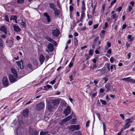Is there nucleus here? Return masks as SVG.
I'll list each match as a JSON object with an SVG mask.
<instances>
[{"instance_id": "nucleus-1", "label": "nucleus", "mask_w": 135, "mask_h": 135, "mask_svg": "<svg viewBox=\"0 0 135 135\" xmlns=\"http://www.w3.org/2000/svg\"><path fill=\"white\" fill-rule=\"evenodd\" d=\"M44 106L45 104L44 103L41 102L36 105L35 109L37 110H41L44 108Z\"/></svg>"}, {"instance_id": "nucleus-2", "label": "nucleus", "mask_w": 135, "mask_h": 135, "mask_svg": "<svg viewBox=\"0 0 135 135\" xmlns=\"http://www.w3.org/2000/svg\"><path fill=\"white\" fill-rule=\"evenodd\" d=\"M56 108V107H54L52 104H50L48 106L47 110L50 112L49 113H51L52 114L55 111L54 109Z\"/></svg>"}, {"instance_id": "nucleus-3", "label": "nucleus", "mask_w": 135, "mask_h": 135, "mask_svg": "<svg viewBox=\"0 0 135 135\" xmlns=\"http://www.w3.org/2000/svg\"><path fill=\"white\" fill-rule=\"evenodd\" d=\"M69 128L71 131H73L76 130H79V125H72L69 127Z\"/></svg>"}, {"instance_id": "nucleus-4", "label": "nucleus", "mask_w": 135, "mask_h": 135, "mask_svg": "<svg viewBox=\"0 0 135 135\" xmlns=\"http://www.w3.org/2000/svg\"><path fill=\"white\" fill-rule=\"evenodd\" d=\"M71 109L69 106L66 107V108L64 110L63 114H65V116H67L70 114L71 113Z\"/></svg>"}, {"instance_id": "nucleus-5", "label": "nucleus", "mask_w": 135, "mask_h": 135, "mask_svg": "<svg viewBox=\"0 0 135 135\" xmlns=\"http://www.w3.org/2000/svg\"><path fill=\"white\" fill-rule=\"evenodd\" d=\"M60 102V101L58 99L53 100L51 103L53 104V106H54V107L57 108V105L59 104Z\"/></svg>"}, {"instance_id": "nucleus-6", "label": "nucleus", "mask_w": 135, "mask_h": 135, "mask_svg": "<svg viewBox=\"0 0 135 135\" xmlns=\"http://www.w3.org/2000/svg\"><path fill=\"white\" fill-rule=\"evenodd\" d=\"M2 83L4 86H7L8 85V81L6 77H4L2 80Z\"/></svg>"}, {"instance_id": "nucleus-7", "label": "nucleus", "mask_w": 135, "mask_h": 135, "mask_svg": "<svg viewBox=\"0 0 135 135\" xmlns=\"http://www.w3.org/2000/svg\"><path fill=\"white\" fill-rule=\"evenodd\" d=\"M29 109L28 108H26L23 110L22 114L25 117H27L28 115Z\"/></svg>"}, {"instance_id": "nucleus-8", "label": "nucleus", "mask_w": 135, "mask_h": 135, "mask_svg": "<svg viewBox=\"0 0 135 135\" xmlns=\"http://www.w3.org/2000/svg\"><path fill=\"white\" fill-rule=\"evenodd\" d=\"M9 78V81L11 82L14 83L17 81L16 79L14 78L12 75H10Z\"/></svg>"}, {"instance_id": "nucleus-9", "label": "nucleus", "mask_w": 135, "mask_h": 135, "mask_svg": "<svg viewBox=\"0 0 135 135\" xmlns=\"http://www.w3.org/2000/svg\"><path fill=\"white\" fill-rule=\"evenodd\" d=\"M59 30L56 29L55 30H54L52 32V34L55 37H57L59 35Z\"/></svg>"}, {"instance_id": "nucleus-10", "label": "nucleus", "mask_w": 135, "mask_h": 135, "mask_svg": "<svg viewBox=\"0 0 135 135\" xmlns=\"http://www.w3.org/2000/svg\"><path fill=\"white\" fill-rule=\"evenodd\" d=\"M13 27L15 31V32H18L21 31V28L18 26L14 25H13Z\"/></svg>"}, {"instance_id": "nucleus-11", "label": "nucleus", "mask_w": 135, "mask_h": 135, "mask_svg": "<svg viewBox=\"0 0 135 135\" xmlns=\"http://www.w3.org/2000/svg\"><path fill=\"white\" fill-rule=\"evenodd\" d=\"M16 63L18 67L21 69L23 68V61L21 60L20 61H17Z\"/></svg>"}, {"instance_id": "nucleus-12", "label": "nucleus", "mask_w": 135, "mask_h": 135, "mask_svg": "<svg viewBox=\"0 0 135 135\" xmlns=\"http://www.w3.org/2000/svg\"><path fill=\"white\" fill-rule=\"evenodd\" d=\"M111 84L109 83H107L105 85V87L106 89V91L108 92L110 90Z\"/></svg>"}, {"instance_id": "nucleus-13", "label": "nucleus", "mask_w": 135, "mask_h": 135, "mask_svg": "<svg viewBox=\"0 0 135 135\" xmlns=\"http://www.w3.org/2000/svg\"><path fill=\"white\" fill-rule=\"evenodd\" d=\"M48 48L50 52H51L53 50V45L51 43L49 44L48 46Z\"/></svg>"}, {"instance_id": "nucleus-14", "label": "nucleus", "mask_w": 135, "mask_h": 135, "mask_svg": "<svg viewBox=\"0 0 135 135\" xmlns=\"http://www.w3.org/2000/svg\"><path fill=\"white\" fill-rule=\"evenodd\" d=\"M0 31L3 32L5 34L7 33L6 28L4 26H2L0 28Z\"/></svg>"}, {"instance_id": "nucleus-15", "label": "nucleus", "mask_w": 135, "mask_h": 135, "mask_svg": "<svg viewBox=\"0 0 135 135\" xmlns=\"http://www.w3.org/2000/svg\"><path fill=\"white\" fill-rule=\"evenodd\" d=\"M39 59L40 63L41 64H42L45 60V57L42 55H40Z\"/></svg>"}, {"instance_id": "nucleus-16", "label": "nucleus", "mask_w": 135, "mask_h": 135, "mask_svg": "<svg viewBox=\"0 0 135 135\" xmlns=\"http://www.w3.org/2000/svg\"><path fill=\"white\" fill-rule=\"evenodd\" d=\"M133 120V119L132 118L127 119L125 121V123L128 124H130V123L132 122Z\"/></svg>"}, {"instance_id": "nucleus-17", "label": "nucleus", "mask_w": 135, "mask_h": 135, "mask_svg": "<svg viewBox=\"0 0 135 135\" xmlns=\"http://www.w3.org/2000/svg\"><path fill=\"white\" fill-rule=\"evenodd\" d=\"M11 71L15 77H17V72L16 70L13 68H12L11 69Z\"/></svg>"}, {"instance_id": "nucleus-18", "label": "nucleus", "mask_w": 135, "mask_h": 135, "mask_svg": "<svg viewBox=\"0 0 135 135\" xmlns=\"http://www.w3.org/2000/svg\"><path fill=\"white\" fill-rule=\"evenodd\" d=\"M76 73L75 71H74L73 73H72L71 75L69 77V78L70 79V81H72L73 80V78L74 77L75 75V73Z\"/></svg>"}, {"instance_id": "nucleus-19", "label": "nucleus", "mask_w": 135, "mask_h": 135, "mask_svg": "<svg viewBox=\"0 0 135 135\" xmlns=\"http://www.w3.org/2000/svg\"><path fill=\"white\" fill-rule=\"evenodd\" d=\"M132 79L131 78V77H128L125 78H122L121 80L123 81L125 80L127 81L131 82V80Z\"/></svg>"}, {"instance_id": "nucleus-20", "label": "nucleus", "mask_w": 135, "mask_h": 135, "mask_svg": "<svg viewBox=\"0 0 135 135\" xmlns=\"http://www.w3.org/2000/svg\"><path fill=\"white\" fill-rule=\"evenodd\" d=\"M44 15L46 17L48 22H50V17L48 15L47 13H44Z\"/></svg>"}, {"instance_id": "nucleus-21", "label": "nucleus", "mask_w": 135, "mask_h": 135, "mask_svg": "<svg viewBox=\"0 0 135 135\" xmlns=\"http://www.w3.org/2000/svg\"><path fill=\"white\" fill-rule=\"evenodd\" d=\"M72 118V116L71 115H70L67 117L64 118L62 120L64 122H67L71 119Z\"/></svg>"}, {"instance_id": "nucleus-22", "label": "nucleus", "mask_w": 135, "mask_h": 135, "mask_svg": "<svg viewBox=\"0 0 135 135\" xmlns=\"http://www.w3.org/2000/svg\"><path fill=\"white\" fill-rule=\"evenodd\" d=\"M20 25L22 26V27H26V22L25 21L21 20V22L20 23Z\"/></svg>"}, {"instance_id": "nucleus-23", "label": "nucleus", "mask_w": 135, "mask_h": 135, "mask_svg": "<svg viewBox=\"0 0 135 135\" xmlns=\"http://www.w3.org/2000/svg\"><path fill=\"white\" fill-rule=\"evenodd\" d=\"M81 11H85V2L84 1H83L82 4L81 5Z\"/></svg>"}, {"instance_id": "nucleus-24", "label": "nucleus", "mask_w": 135, "mask_h": 135, "mask_svg": "<svg viewBox=\"0 0 135 135\" xmlns=\"http://www.w3.org/2000/svg\"><path fill=\"white\" fill-rule=\"evenodd\" d=\"M118 15H117L116 13H115L111 16V18L112 19H115V21H117V18L118 17Z\"/></svg>"}, {"instance_id": "nucleus-25", "label": "nucleus", "mask_w": 135, "mask_h": 135, "mask_svg": "<svg viewBox=\"0 0 135 135\" xmlns=\"http://www.w3.org/2000/svg\"><path fill=\"white\" fill-rule=\"evenodd\" d=\"M55 12V14L57 16L59 14L60 10L59 9H57L56 8L55 9H54Z\"/></svg>"}, {"instance_id": "nucleus-26", "label": "nucleus", "mask_w": 135, "mask_h": 135, "mask_svg": "<svg viewBox=\"0 0 135 135\" xmlns=\"http://www.w3.org/2000/svg\"><path fill=\"white\" fill-rule=\"evenodd\" d=\"M27 68H29L30 70V72H31L33 70V69L32 65L30 64L29 63L27 64Z\"/></svg>"}, {"instance_id": "nucleus-27", "label": "nucleus", "mask_w": 135, "mask_h": 135, "mask_svg": "<svg viewBox=\"0 0 135 135\" xmlns=\"http://www.w3.org/2000/svg\"><path fill=\"white\" fill-rule=\"evenodd\" d=\"M46 39L48 41L52 43H56V42L51 38L48 37L46 38Z\"/></svg>"}, {"instance_id": "nucleus-28", "label": "nucleus", "mask_w": 135, "mask_h": 135, "mask_svg": "<svg viewBox=\"0 0 135 135\" xmlns=\"http://www.w3.org/2000/svg\"><path fill=\"white\" fill-rule=\"evenodd\" d=\"M34 132L32 128L31 127L29 128V135H33Z\"/></svg>"}, {"instance_id": "nucleus-29", "label": "nucleus", "mask_w": 135, "mask_h": 135, "mask_svg": "<svg viewBox=\"0 0 135 135\" xmlns=\"http://www.w3.org/2000/svg\"><path fill=\"white\" fill-rule=\"evenodd\" d=\"M17 17L15 15H12L10 18V20H12L16 21L17 20Z\"/></svg>"}, {"instance_id": "nucleus-30", "label": "nucleus", "mask_w": 135, "mask_h": 135, "mask_svg": "<svg viewBox=\"0 0 135 135\" xmlns=\"http://www.w3.org/2000/svg\"><path fill=\"white\" fill-rule=\"evenodd\" d=\"M49 5L50 7L53 10L55 9L56 8L55 7V5L52 3H50L49 4Z\"/></svg>"}, {"instance_id": "nucleus-31", "label": "nucleus", "mask_w": 135, "mask_h": 135, "mask_svg": "<svg viewBox=\"0 0 135 135\" xmlns=\"http://www.w3.org/2000/svg\"><path fill=\"white\" fill-rule=\"evenodd\" d=\"M94 50L92 49H90L89 51V54L92 56L93 54Z\"/></svg>"}, {"instance_id": "nucleus-32", "label": "nucleus", "mask_w": 135, "mask_h": 135, "mask_svg": "<svg viewBox=\"0 0 135 135\" xmlns=\"http://www.w3.org/2000/svg\"><path fill=\"white\" fill-rule=\"evenodd\" d=\"M131 124H128L125 123L124 124V127L126 129L128 128L131 126Z\"/></svg>"}, {"instance_id": "nucleus-33", "label": "nucleus", "mask_w": 135, "mask_h": 135, "mask_svg": "<svg viewBox=\"0 0 135 135\" xmlns=\"http://www.w3.org/2000/svg\"><path fill=\"white\" fill-rule=\"evenodd\" d=\"M74 40L75 45H78V41L76 37L74 38Z\"/></svg>"}, {"instance_id": "nucleus-34", "label": "nucleus", "mask_w": 135, "mask_h": 135, "mask_svg": "<svg viewBox=\"0 0 135 135\" xmlns=\"http://www.w3.org/2000/svg\"><path fill=\"white\" fill-rule=\"evenodd\" d=\"M3 40L2 38H0V46L1 47H3Z\"/></svg>"}, {"instance_id": "nucleus-35", "label": "nucleus", "mask_w": 135, "mask_h": 135, "mask_svg": "<svg viewBox=\"0 0 135 135\" xmlns=\"http://www.w3.org/2000/svg\"><path fill=\"white\" fill-rule=\"evenodd\" d=\"M106 68L108 69V71H110V65L109 63H107L106 64Z\"/></svg>"}, {"instance_id": "nucleus-36", "label": "nucleus", "mask_w": 135, "mask_h": 135, "mask_svg": "<svg viewBox=\"0 0 135 135\" xmlns=\"http://www.w3.org/2000/svg\"><path fill=\"white\" fill-rule=\"evenodd\" d=\"M17 2L18 4L22 3L24 2V0H17Z\"/></svg>"}, {"instance_id": "nucleus-37", "label": "nucleus", "mask_w": 135, "mask_h": 135, "mask_svg": "<svg viewBox=\"0 0 135 135\" xmlns=\"http://www.w3.org/2000/svg\"><path fill=\"white\" fill-rule=\"evenodd\" d=\"M100 102L102 103V104L105 105L106 104V102L105 100H103L102 99L100 100Z\"/></svg>"}, {"instance_id": "nucleus-38", "label": "nucleus", "mask_w": 135, "mask_h": 135, "mask_svg": "<svg viewBox=\"0 0 135 135\" xmlns=\"http://www.w3.org/2000/svg\"><path fill=\"white\" fill-rule=\"evenodd\" d=\"M103 126L104 134L105 132L106 131V127L105 123H103Z\"/></svg>"}, {"instance_id": "nucleus-39", "label": "nucleus", "mask_w": 135, "mask_h": 135, "mask_svg": "<svg viewBox=\"0 0 135 135\" xmlns=\"http://www.w3.org/2000/svg\"><path fill=\"white\" fill-rule=\"evenodd\" d=\"M5 19L6 21L8 22H9V20L8 15L5 16Z\"/></svg>"}, {"instance_id": "nucleus-40", "label": "nucleus", "mask_w": 135, "mask_h": 135, "mask_svg": "<svg viewBox=\"0 0 135 135\" xmlns=\"http://www.w3.org/2000/svg\"><path fill=\"white\" fill-rule=\"evenodd\" d=\"M104 80L105 81L104 82V83H106L108 81V78L107 77L104 78L102 80Z\"/></svg>"}, {"instance_id": "nucleus-41", "label": "nucleus", "mask_w": 135, "mask_h": 135, "mask_svg": "<svg viewBox=\"0 0 135 135\" xmlns=\"http://www.w3.org/2000/svg\"><path fill=\"white\" fill-rule=\"evenodd\" d=\"M73 9L74 7L71 6H70L69 7L70 11L71 12L73 11Z\"/></svg>"}, {"instance_id": "nucleus-42", "label": "nucleus", "mask_w": 135, "mask_h": 135, "mask_svg": "<svg viewBox=\"0 0 135 135\" xmlns=\"http://www.w3.org/2000/svg\"><path fill=\"white\" fill-rule=\"evenodd\" d=\"M132 7L131 5L128 6V11L129 12H130L132 9Z\"/></svg>"}, {"instance_id": "nucleus-43", "label": "nucleus", "mask_w": 135, "mask_h": 135, "mask_svg": "<svg viewBox=\"0 0 135 135\" xmlns=\"http://www.w3.org/2000/svg\"><path fill=\"white\" fill-rule=\"evenodd\" d=\"M107 46L108 47H106V48L107 49H108V48L110 47L111 46V44L109 42H107Z\"/></svg>"}, {"instance_id": "nucleus-44", "label": "nucleus", "mask_w": 135, "mask_h": 135, "mask_svg": "<svg viewBox=\"0 0 135 135\" xmlns=\"http://www.w3.org/2000/svg\"><path fill=\"white\" fill-rule=\"evenodd\" d=\"M108 24L107 22H105V28H104V27L103 28L104 29H105L106 28L108 27Z\"/></svg>"}, {"instance_id": "nucleus-45", "label": "nucleus", "mask_w": 135, "mask_h": 135, "mask_svg": "<svg viewBox=\"0 0 135 135\" xmlns=\"http://www.w3.org/2000/svg\"><path fill=\"white\" fill-rule=\"evenodd\" d=\"M122 8V7H121L120 6L118 8L116 9V11H118L119 12L121 10Z\"/></svg>"}, {"instance_id": "nucleus-46", "label": "nucleus", "mask_w": 135, "mask_h": 135, "mask_svg": "<svg viewBox=\"0 0 135 135\" xmlns=\"http://www.w3.org/2000/svg\"><path fill=\"white\" fill-rule=\"evenodd\" d=\"M110 62L113 63L114 61V59L113 57H111L110 59Z\"/></svg>"}, {"instance_id": "nucleus-47", "label": "nucleus", "mask_w": 135, "mask_h": 135, "mask_svg": "<svg viewBox=\"0 0 135 135\" xmlns=\"http://www.w3.org/2000/svg\"><path fill=\"white\" fill-rule=\"evenodd\" d=\"M117 0H114L112 1L110 3V4L111 6H112L114 3H115L116 2Z\"/></svg>"}, {"instance_id": "nucleus-48", "label": "nucleus", "mask_w": 135, "mask_h": 135, "mask_svg": "<svg viewBox=\"0 0 135 135\" xmlns=\"http://www.w3.org/2000/svg\"><path fill=\"white\" fill-rule=\"evenodd\" d=\"M73 65V62L72 61H71L70 63L69 66V67L71 68L72 67Z\"/></svg>"}, {"instance_id": "nucleus-49", "label": "nucleus", "mask_w": 135, "mask_h": 135, "mask_svg": "<svg viewBox=\"0 0 135 135\" xmlns=\"http://www.w3.org/2000/svg\"><path fill=\"white\" fill-rule=\"evenodd\" d=\"M114 66V65H112L110 66V69L111 70V71L112 72L113 71V67Z\"/></svg>"}, {"instance_id": "nucleus-50", "label": "nucleus", "mask_w": 135, "mask_h": 135, "mask_svg": "<svg viewBox=\"0 0 135 135\" xmlns=\"http://www.w3.org/2000/svg\"><path fill=\"white\" fill-rule=\"evenodd\" d=\"M84 11H81V16L82 17H84V15L85 13H84Z\"/></svg>"}, {"instance_id": "nucleus-51", "label": "nucleus", "mask_w": 135, "mask_h": 135, "mask_svg": "<svg viewBox=\"0 0 135 135\" xmlns=\"http://www.w3.org/2000/svg\"><path fill=\"white\" fill-rule=\"evenodd\" d=\"M90 123L89 120H88L86 123V127H88L89 126V124Z\"/></svg>"}, {"instance_id": "nucleus-52", "label": "nucleus", "mask_w": 135, "mask_h": 135, "mask_svg": "<svg viewBox=\"0 0 135 135\" xmlns=\"http://www.w3.org/2000/svg\"><path fill=\"white\" fill-rule=\"evenodd\" d=\"M99 24H97L96 25H94L93 27V28L94 29L97 28Z\"/></svg>"}, {"instance_id": "nucleus-53", "label": "nucleus", "mask_w": 135, "mask_h": 135, "mask_svg": "<svg viewBox=\"0 0 135 135\" xmlns=\"http://www.w3.org/2000/svg\"><path fill=\"white\" fill-rule=\"evenodd\" d=\"M46 87L48 89L51 88H52V86L51 85L47 84L46 85Z\"/></svg>"}, {"instance_id": "nucleus-54", "label": "nucleus", "mask_w": 135, "mask_h": 135, "mask_svg": "<svg viewBox=\"0 0 135 135\" xmlns=\"http://www.w3.org/2000/svg\"><path fill=\"white\" fill-rule=\"evenodd\" d=\"M96 114V115H97L98 117V119H99V120H100V114H99L98 113H97Z\"/></svg>"}, {"instance_id": "nucleus-55", "label": "nucleus", "mask_w": 135, "mask_h": 135, "mask_svg": "<svg viewBox=\"0 0 135 135\" xmlns=\"http://www.w3.org/2000/svg\"><path fill=\"white\" fill-rule=\"evenodd\" d=\"M126 45L127 46V48H128V47H129V46H130V45L129 44L128 42H126Z\"/></svg>"}, {"instance_id": "nucleus-56", "label": "nucleus", "mask_w": 135, "mask_h": 135, "mask_svg": "<svg viewBox=\"0 0 135 135\" xmlns=\"http://www.w3.org/2000/svg\"><path fill=\"white\" fill-rule=\"evenodd\" d=\"M55 82V80H54L50 82V84H54Z\"/></svg>"}, {"instance_id": "nucleus-57", "label": "nucleus", "mask_w": 135, "mask_h": 135, "mask_svg": "<svg viewBox=\"0 0 135 135\" xmlns=\"http://www.w3.org/2000/svg\"><path fill=\"white\" fill-rule=\"evenodd\" d=\"M127 26L126 24H124L122 27V29H125L126 27Z\"/></svg>"}, {"instance_id": "nucleus-58", "label": "nucleus", "mask_w": 135, "mask_h": 135, "mask_svg": "<svg viewBox=\"0 0 135 135\" xmlns=\"http://www.w3.org/2000/svg\"><path fill=\"white\" fill-rule=\"evenodd\" d=\"M87 46L86 45L84 46H83L82 47H81V49L82 50H83L85 48H86L87 47Z\"/></svg>"}, {"instance_id": "nucleus-59", "label": "nucleus", "mask_w": 135, "mask_h": 135, "mask_svg": "<svg viewBox=\"0 0 135 135\" xmlns=\"http://www.w3.org/2000/svg\"><path fill=\"white\" fill-rule=\"evenodd\" d=\"M97 67V66L96 64H94L93 66V69L96 68Z\"/></svg>"}, {"instance_id": "nucleus-60", "label": "nucleus", "mask_w": 135, "mask_h": 135, "mask_svg": "<svg viewBox=\"0 0 135 135\" xmlns=\"http://www.w3.org/2000/svg\"><path fill=\"white\" fill-rule=\"evenodd\" d=\"M33 133L34 135H38V132L36 131H34Z\"/></svg>"}, {"instance_id": "nucleus-61", "label": "nucleus", "mask_w": 135, "mask_h": 135, "mask_svg": "<svg viewBox=\"0 0 135 135\" xmlns=\"http://www.w3.org/2000/svg\"><path fill=\"white\" fill-rule=\"evenodd\" d=\"M98 82H99L98 80L97 81L96 80H95L94 81V83L95 84V85H96L97 84V83H98Z\"/></svg>"}, {"instance_id": "nucleus-62", "label": "nucleus", "mask_w": 135, "mask_h": 135, "mask_svg": "<svg viewBox=\"0 0 135 135\" xmlns=\"http://www.w3.org/2000/svg\"><path fill=\"white\" fill-rule=\"evenodd\" d=\"M95 52L97 54H99L100 53V52L97 50H95Z\"/></svg>"}, {"instance_id": "nucleus-63", "label": "nucleus", "mask_w": 135, "mask_h": 135, "mask_svg": "<svg viewBox=\"0 0 135 135\" xmlns=\"http://www.w3.org/2000/svg\"><path fill=\"white\" fill-rule=\"evenodd\" d=\"M112 51L110 49H109L107 51V53L109 54H110L111 53Z\"/></svg>"}, {"instance_id": "nucleus-64", "label": "nucleus", "mask_w": 135, "mask_h": 135, "mask_svg": "<svg viewBox=\"0 0 135 135\" xmlns=\"http://www.w3.org/2000/svg\"><path fill=\"white\" fill-rule=\"evenodd\" d=\"M93 24V22L91 21H90L88 23V25L89 26Z\"/></svg>"}]
</instances>
